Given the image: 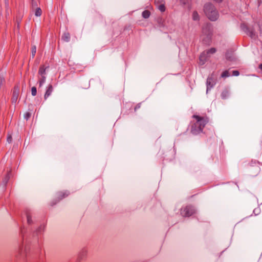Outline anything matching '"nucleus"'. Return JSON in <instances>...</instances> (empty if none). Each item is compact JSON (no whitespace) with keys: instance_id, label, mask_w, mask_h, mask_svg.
Wrapping results in <instances>:
<instances>
[{"instance_id":"nucleus-1","label":"nucleus","mask_w":262,"mask_h":262,"mask_svg":"<svg viewBox=\"0 0 262 262\" xmlns=\"http://www.w3.org/2000/svg\"><path fill=\"white\" fill-rule=\"evenodd\" d=\"M195 119L191 128V132L194 135H196L202 132L205 125L208 122V119L206 116H200L194 115L192 116Z\"/></svg>"},{"instance_id":"nucleus-2","label":"nucleus","mask_w":262,"mask_h":262,"mask_svg":"<svg viewBox=\"0 0 262 262\" xmlns=\"http://www.w3.org/2000/svg\"><path fill=\"white\" fill-rule=\"evenodd\" d=\"M204 12L208 18L212 21L216 20L219 17L217 11L211 4H207L205 5Z\"/></svg>"},{"instance_id":"nucleus-3","label":"nucleus","mask_w":262,"mask_h":262,"mask_svg":"<svg viewBox=\"0 0 262 262\" xmlns=\"http://www.w3.org/2000/svg\"><path fill=\"white\" fill-rule=\"evenodd\" d=\"M195 213L192 206H187L181 209V213L183 216H190Z\"/></svg>"},{"instance_id":"nucleus-4","label":"nucleus","mask_w":262,"mask_h":262,"mask_svg":"<svg viewBox=\"0 0 262 262\" xmlns=\"http://www.w3.org/2000/svg\"><path fill=\"white\" fill-rule=\"evenodd\" d=\"M216 83V78L212 73L211 74L207 79V93L215 85Z\"/></svg>"},{"instance_id":"nucleus-5","label":"nucleus","mask_w":262,"mask_h":262,"mask_svg":"<svg viewBox=\"0 0 262 262\" xmlns=\"http://www.w3.org/2000/svg\"><path fill=\"white\" fill-rule=\"evenodd\" d=\"M242 29L252 38H255L256 36L252 29L249 28L245 24H242L241 26Z\"/></svg>"},{"instance_id":"nucleus-6","label":"nucleus","mask_w":262,"mask_h":262,"mask_svg":"<svg viewBox=\"0 0 262 262\" xmlns=\"http://www.w3.org/2000/svg\"><path fill=\"white\" fill-rule=\"evenodd\" d=\"M208 58H209V56H207L205 52H203L200 56L199 64L200 65L204 64Z\"/></svg>"},{"instance_id":"nucleus-7","label":"nucleus","mask_w":262,"mask_h":262,"mask_svg":"<svg viewBox=\"0 0 262 262\" xmlns=\"http://www.w3.org/2000/svg\"><path fill=\"white\" fill-rule=\"evenodd\" d=\"M53 91V86L51 84L48 85L46 88V91L44 95L45 99H47L51 95Z\"/></svg>"},{"instance_id":"nucleus-8","label":"nucleus","mask_w":262,"mask_h":262,"mask_svg":"<svg viewBox=\"0 0 262 262\" xmlns=\"http://www.w3.org/2000/svg\"><path fill=\"white\" fill-rule=\"evenodd\" d=\"M48 67H45L44 66H41L38 71V74L39 76H46V70Z\"/></svg>"},{"instance_id":"nucleus-9","label":"nucleus","mask_w":262,"mask_h":262,"mask_svg":"<svg viewBox=\"0 0 262 262\" xmlns=\"http://www.w3.org/2000/svg\"><path fill=\"white\" fill-rule=\"evenodd\" d=\"M46 79V76H39L38 77V83H39V86L41 87L43 84L45 83Z\"/></svg>"},{"instance_id":"nucleus-10","label":"nucleus","mask_w":262,"mask_h":262,"mask_svg":"<svg viewBox=\"0 0 262 262\" xmlns=\"http://www.w3.org/2000/svg\"><path fill=\"white\" fill-rule=\"evenodd\" d=\"M70 39V35L69 33H65L62 36V39L65 41H69Z\"/></svg>"},{"instance_id":"nucleus-11","label":"nucleus","mask_w":262,"mask_h":262,"mask_svg":"<svg viewBox=\"0 0 262 262\" xmlns=\"http://www.w3.org/2000/svg\"><path fill=\"white\" fill-rule=\"evenodd\" d=\"M205 52H206V54L207 55V56H209V57L210 54H213L215 53L216 49L214 48H212Z\"/></svg>"},{"instance_id":"nucleus-12","label":"nucleus","mask_w":262,"mask_h":262,"mask_svg":"<svg viewBox=\"0 0 262 262\" xmlns=\"http://www.w3.org/2000/svg\"><path fill=\"white\" fill-rule=\"evenodd\" d=\"M150 16V12L148 10H145L142 12V16L145 18H147Z\"/></svg>"},{"instance_id":"nucleus-13","label":"nucleus","mask_w":262,"mask_h":262,"mask_svg":"<svg viewBox=\"0 0 262 262\" xmlns=\"http://www.w3.org/2000/svg\"><path fill=\"white\" fill-rule=\"evenodd\" d=\"M41 14H42V11H41V9L40 8H37L36 9V11L35 12V15L36 16H41Z\"/></svg>"},{"instance_id":"nucleus-14","label":"nucleus","mask_w":262,"mask_h":262,"mask_svg":"<svg viewBox=\"0 0 262 262\" xmlns=\"http://www.w3.org/2000/svg\"><path fill=\"white\" fill-rule=\"evenodd\" d=\"M36 52V46H32V47H31V53H32V56L33 58L35 56Z\"/></svg>"},{"instance_id":"nucleus-15","label":"nucleus","mask_w":262,"mask_h":262,"mask_svg":"<svg viewBox=\"0 0 262 262\" xmlns=\"http://www.w3.org/2000/svg\"><path fill=\"white\" fill-rule=\"evenodd\" d=\"M192 18L194 20H198L199 19V16L197 12L194 11L192 14Z\"/></svg>"},{"instance_id":"nucleus-16","label":"nucleus","mask_w":262,"mask_h":262,"mask_svg":"<svg viewBox=\"0 0 262 262\" xmlns=\"http://www.w3.org/2000/svg\"><path fill=\"white\" fill-rule=\"evenodd\" d=\"M229 76H230V74H229L228 71H227V70L224 71L221 75V77L223 78H226V77H229Z\"/></svg>"},{"instance_id":"nucleus-17","label":"nucleus","mask_w":262,"mask_h":262,"mask_svg":"<svg viewBox=\"0 0 262 262\" xmlns=\"http://www.w3.org/2000/svg\"><path fill=\"white\" fill-rule=\"evenodd\" d=\"M31 94H32V96H35L36 95L37 90H36V87L33 86V87L32 88V89H31Z\"/></svg>"},{"instance_id":"nucleus-18","label":"nucleus","mask_w":262,"mask_h":262,"mask_svg":"<svg viewBox=\"0 0 262 262\" xmlns=\"http://www.w3.org/2000/svg\"><path fill=\"white\" fill-rule=\"evenodd\" d=\"M159 9L161 11V12H164L165 10V6L164 5H160L159 7H158Z\"/></svg>"},{"instance_id":"nucleus-19","label":"nucleus","mask_w":262,"mask_h":262,"mask_svg":"<svg viewBox=\"0 0 262 262\" xmlns=\"http://www.w3.org/2000/svg\"><path fill=\"white\" fill-rule=\"evenodd\" d=\"M239 72L238 71L235 70L232 71V75L237 76L239 75Z\"/></svg>"},{"instance_id":"nucleus-20","label":"nucleus","mask_w":262,"mask_h":262,"mask_svg":"<svg viewBox=\"0 0 262 262\" xmlns=\"http://www.w3.org/2000/svg\"><path fill=\"white\" fill-rule=\"evenodd\" d=\"M30 114L29 112H27L25 114V118L27 120L30 117Z\"/></svg>"},{"instance_id":"nucleus-21","label":"nucleus","mask_w":262,"mask_h":262,"mask_svg":"<svg viewBox=\"0 0 262 262\" xmlns=\"http://www.w3.org/2000/svg\"><path fill=\"white\" fill-rule=\"evenodd\" d=\"M12 140V136L10 135H8L7 137V141L9 143H10V142H11Z\"/></svg>"},{"instance_id":"nucleus-22","label":"nucleus","mask_w":262,"mask_h":262,"mask_svg":"<svg viewBox=\"0 0 262 262\" xmlns=\"http://www.w3.org/2000/svg\"><path fill=\"white\" fill-rule=\"evenodd\" d=\"M27 221L29 224L31 223V218L29 215L27 216Z\"/></svg>"},{"instance_id":"nucleus-23","label":"nucleus","mask_w":262,"mask_h":262,"mask_svg":"<svg viewBox=\"0 0 262 262\" xmlns=\"http://www.w3.org/2000/svg\"><path fill=\"white\" fill-rule=\"evenodd\" d=\"M182 3H183L184 4H186V3H188L189 0H180Z\"/></svg>"},{"instance_id":"nucleus-24","label":"nucleus","mask_w":262,"mask_h":262,"mask_svg":"<svg viewBox=\"0 0 262 262\" xmlns=\"http://www.w3.org/2000/svg\"><path fill=\"white\" fill-rule=\"evenodd\" d=\"M259 68L261 71H262V63L259 65Z\"/></svg>"},{"instance_id":"nucleus-25","label":"nucleus","mask_w":262,"mask_h":262,"mask_svg":"<svg viewBox=\"0 0 262 262\" xmlns=\"http://www.w3.org/2000/svg\"><path fill=\"white\" fill-rule=\"evenodd\" d=\"M14 95L17 97V96L18 95V91L17 92H14Z\"/></svg>"},{"instance_id":"nucleus-26","label":"nucleus","mask_w":262,"mask_h":262,"mask_svg":"<svg viewBox=\"0 0 262 262\" xmlns=\"http://www.w3.org/2000/svg\"><path fill=\"white\" fill-rule=\"evenodd\" d=\"M68 194H65V193H64L63 195L62 196V198H63L65 197V196H68Z\"/></svg>"},{"instance_id":"nucleus-27","label":"nucleus","mask_w":262,"mask_h":262,"mask_svg":"<svg viewBox=\"0 0 262 262\" xmlns=\"http://www.w3.org/2000/svg\"><path fill=\"white\" fill-rule=\"evenodd\" d=\"M226 57L227 59H228L229 60H231V59L230 58V57H228L227 55H226Z\"/></svg>"}]
</instances>
